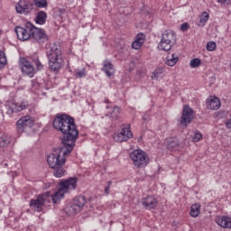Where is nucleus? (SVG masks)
Returning a JSON list of instances; mask_svg holds the SVG:
<instances>
[{"instance_id":"f257e3e1","label":"nucleus","mask_w":231,"mask_h":231,"mask_svg":"<svg viewBox=\"0 0 231 231\" xmlns=\"http://www.w3.org/2000/svg\"><path fill=\"white\" fill-rule=\"evenodd\" d=\"M52 127L63 134L61 143L63 147L54 148L47 156V162L52 170L55 178H62L66 175V156L73 151L77 138H79V130L75 119L68 114H57Z\"/></svg>"},{"instance_id":"f03ea898","label":"nucleus","mask_w":231,"mask_h":231,"mask_svg":"<svg viewBox=\"0 0 231 231\" xmlns=\"http://www.w3.org/2000/svg\"><path fill=\"white\" fill-rule=\"evenodd\" d=\"M14 32L19 41H32L38 44H44L48 42V34L46 31L35 27L32 23L27 22L24 27L16 26Z\"/></svg>"},{"instance_id":"7ed1b4c3","label":"nucleus","mask_w":231,"mask_h":231,"mask_svg":"<svg viewBox=\"0 0 231 231\" xmlns=\"http://www.w3.org/2000/svg\"><path fill=\"white\" fill-rule=\"evenodd\" d=\"M60 188L55 192L54 195H52L50 191L45 192V194H48L50 199V203H57L58 201H60L62 198H64V194H66L69 190H75L77 189V177H70L67 180H60Z\"/></svg>"},{"instance_id":"20e7f679","label":"nucleus","mask_w":231,"mask_h":231,"mask_svg":"<svg viewBox=\"0 0 231 231\" xmlns=\"http://www.w3.org/2000/svg\"><path fill=\"white\" fill-rule=\"evenodd\" d=\"M49 68L51 71H59L62 68V51L57 45H52L46 52Z\"/></svg>"},{"instance_id":"39448f33","label":"nucleus","mask_w":231,"mask_h":231,"mask_svg":"<svg viewBox=\"0 0 231 231\" xmlns=\"http://www.w3.org/2000/svg\"><path fill=\"white\" fill-rule=\"evenodd\" d=\"M129 158L133 162V165L137 169H143L149 165V156L142 150H134L129 154Z\"/></svg>"},{"instance_id":"423d86ee","label":"nucleus","mask_w":231,"mask_h":231,"mask_svg":"<svg viewBox=\"0 0 231 231\" xmlns=\"http://www.w3.org/2000/svg\"><path fill=\"white\" fill-rule=\"evenodd\" d=\"M176 44V33L172 30H167L162 32L161 42L158 45L159 50L169 51Z\"/></svg>"},{"instance_id":"0eeeda50","label":"nucleus","mask_w":231,"mask_h":231,"mask_svg":"<svg viewBox=\"0 0 231 231\" xmlns=\"http://www.w3.org/2000/svg\"><path fill=\"white\" fill-rule=\"evenodd\" d=\"M86 205V198L82 196L76 197L71 204L67 205L65 212L67 216H75L84 208Z\"/></svg>"},{"instance_id":"6e6552de","label":"nucleus","mask_w":231,"mask_h":231,"mask_svg":"<svg viewBox=\"0 0 231 231\" xmlns=\"http://www.w3.org/2000/svg\"><path fill=\"white\" fill-rule=\"evenodd\" d=\"M50 195L48 193H42L37 196L36 199H32L30 201V207L36 212H42L46 203H50Z\"/></svg>"},{"instance_id":"1a4fd4ad","label":"nucleus","mask_w":231,"mask_h":231,"mask_svg":"<svg viewBox=\"0 0 231 231\" xmlns=\"http://www.w3.org/2000/svg\"><path fill=\"white\" fill-rule=\"evenodd\" d=\"M34 125V120L33 117L30 116H25L21 117L17 122H16V133L18 136H21L23 133H26L33 127Z\"/></svg>"},{"instance_id":"9d476101","label":"nucleus","mask_w":231,"mask_h":231,"mask_svg":"<svg viewBox=\"0 0 231 231\" xmlns=\"http://www.w3.org/2000/svg\"><path fill=\"white\" fill-rule=\"evenodd\" d=\"M20 69H22L23 75H27L30 79H33L35 76V68L26 58L20 59Z\"/></svg>"},{"instance_id":"9b49d317","label":"nucleus","mask_w":231,"mask_h":231,"mask_svg":"<svg viewBox=\"0 0 231 231\" xmlns=\"http://www.w3.org/2000/svg\"><path fill=\"white\" fill-rule=\"evenodd\" d=\"M194 119V110L189 106H184L182 116L180 117V125H189Z\"/></svg>"},{"instance_id":"f8f14e48","label":"nucleus","mask_w":231,"mask_h":231,"mask_svg":"<svg viewBox=\"0 0 231 231\" xmlns=\"http://www.w3.org/2000/svg\"><path fill=\"white\" fill-rule=\"evenodd\" d=\"M133 138V133L131 132V126L128 125L126 127H123L121 132L114 136V140L122 143V142H127Z\"/></svg>"},{"instance_id":"ddd939ff","label":"nucleus","mask_w":231,"mask_h":231,"mask_svg":"<svg viewBox=\"0 0 231 231\" xmlns=\"http://www.w3.org/2000/svg\"><path fill=\"white\" fill-rule=\"evenodd\" d=\"M17 14L28 15L33 10V4L26 0H21L15 6Z\"/></svg>"},{"instance_id":"4468645a","label":"nucleus","mask_w":231,"mask_h":231,"mask_svg":"<svg viewBox=\"0 0 231 231\" xmlns=\"http://www.w3.org/2000/svg\"><path fill=\"white\" fill-rule=\"evenodd\" d=\"M141 203L146 210H154L158 207V200L153 196H147L142 199Z\"/></svg>"},{"instance_id":"2eb2a0df","label":"nucleus","mask_w":231,"mask_h":231,"mask_svg":"<svg viewBox=\"0 0 231 231\" xmlns=\"http://www.w3.org/2000/svg\"><path fill=\"white\" fill-rule=\"evenodd\" d=\"M23 109H26V105H23V103L21 104H17V103H9L7 105V115H9V116H12V115L14 113H21V111H23Z\"/></svg>"},{"instance_id":"dca6fc26","label":"nucleus","mask_w":231,"mask_h":231,"mask_svg":"<svg viewBox=\"0 0 231 231\" xmlns=\"http://www.w3.org/2000/svg\"><path fill=\"white\" fill-rule=\"evenodd\" d=\"M101 69L106 73V77H111L115 74V65L107 60L103 61V68Z\"/></svg>"},{"instance_id":"f3484780","label":"nucleus","mask_w":231,"mask_h":231,"mask_svg":"<svg viewBox=\"0 0 231 231\" xmlns=\"http://www.w3.org/2000/svg\"><path fill=\"white\" fill-rule=\"evenodd\" d=\"M216 223H217L219 226H222V228H231L230 217L223 216L221 217H217L216 218Z\"/></svg>"},{"instance_id":"a211bd4d","label":"nucleus","mask_w":231,"mask_h":231,"mask_svg":"<svg viewBox=\"0 0 231 231\" xmlns=\"http://www.w3.org/2000/svg\"><path fill=\"white\" fill-rule=\"evenodd\" d=\"M143 42H145V34L139 33L136 35L135 41L132 43V48L134 50H140Z\"/></svg>"},{"instance_id":"6ab92c4d","label":"nucleus","mask_w":231,"mask_h":231,"mask_svg":"<svg viewBox=\"0 0 231 231\" xmlns=\"http://www.w3.org/2000/svg\"><path fill=\"white\" fill-rule=\"evenodd\" d=\"M208 109H211L212 111H216L221 107V101L217 97H212L209 101L207 102Z\"/></svg>"},{"instance_id":"aec40b11","label":"nucleus","mask_w":231,"mask_h":231,"mask_svg":"<svg viewBox=\"0 0 231 231\" xmlns=\"http://www.w3.org/2000/svg\"><path fill=\"white\" fill-rule=\"evenodd\" d=\"M31 60L32 64L36 67L37 71H42V69H44V65L42 62H41V60H39V55L34 53L31 56Z\"/></svg>"},{"instance_id":"412c9836","label":"nucleus","mask_w":231,"mask_h":231,"mask_svg":"<svg viewBox=\"0 0 231 231\" xmlns=\"http://www.w3.org/2000/svg\"><path fill=\"white\" fill-rule=\"evenodd\" d=\"M12 142V137L5 134H0V147H8Z\"/></svg>"},{"instance_id":"4be33fe9","label":"nucleus","mask_w":231,"mask_h":231,"mask_svg":"<svg viewBox=\"0 0 231 231\" xmlns=\"http://www.w3.org/2000/svg\"><path fill=\"white\" fill-rule=\"evenodd\" d=\"M48 18V14H46V12L40 11L35 18L36 24H44L46 23V19Z\"/></svg>"},{"instance_id":"5701e85b","label":"nucleus","mask_w":231,"mask_h":231,"mask_svg":"<svg viewBox=\"0 0 231 231\" xmlns=\"http://www.w3.org/2000/svg\"><path fill=\"white\" fill-rule=\"evenodd\" d=\"M178 56L175 55L174 53H170L167 58H166V64L167 66H175L176 62H178Z\"/></svg>"},{"instance_id":"b1692460","label":"nucleus","mask_w":231,"mask_h":231,"mask_svg":"<svg viewBox=\"0 0 231 231\" xmlns=\"http://www.w3.org/2000/svg\"><path fill=\"white\" fill-rule=\"evenodd\" d=\"M179 148H180V141H178L177 139H173L168 142L167 143V149H169V151H176Z\"/></svg>"},{"instance_id":"393cba45","label":"nucleus","mask_w":231,"mask_h":231,"mask_svg":"<svg viewBox=\"0 0 231 231\" xmlns=\"http://www.w3.org/2000/svg\"><path fill=\"white\" fill-rule=\"evenodd\" d=\"M208 17H209L208 13L203 12L200 16L198 26H200V27L205 26V24H207V22L208 21Z\"/></svg>"},{"instance_id":"a878e982","label":"nucleus","mask_w":231,"mask_h":231,"mask_svg":"<svg viewBox=\"0 0 231 231\" xmlns=\"http://www.w3.org/2000/svg\"><path fill=\"white\" fill-rule=\"evenodd\" d=\"M199 205L198 204H193L191 206V209L189 212V215L191 216V217H198V216H199Z\"/></svg>"},{"instance_id":"bb28decb","label":"nucleus","mask_w":231,"mask_h":231,"mask_svg":"<svg viewBox=\"0 0 231 231\" xmlns=\"http://www.w3.org/2000/svg\"><path fill=\"white\" fill-rule=\"evenodd\" d=\"M118 115H120V107L116 106L113 108V111L110 112L108 115H106V116H110V118H112V120H116V118H118Z\"/></svg>"},{"instance_id":"cd10ccee","label":"nucleus","mask_w":231,"mask_h":231,"mask_svg":"<svg viewBox=\"0 0 231 231\" xmlns=\"http://www.w3.org/2000/svg\"><path fill=\"white\" fill-rule=\"evenodd\" d=\"M162 73H163V68L162 67H159V68L155 69V70L152 72V79L153 80H158V79H160V76Z\"/></svg>"},{"instance_id":"c85d7f7f","label":"nucleus","mask_w":231,"mask_h":231,"mask_svg":"<svg viewBox=\"0 0 231 231\" xmlns=\"http://www.w3.org/2000/svg\"><path fill=\"white\" fill-rule=\"evenodd\" d=\"M34 5L38 8H46L48 2H46V0H34Z\"/></svg>"},{"instance_id":"c756f323","label":"nucleus","mask_w":231,"mask_h":231,"mask_svg":"<svg viewBox=\"0 0 231 231\" xmlns=\"http://www.w3.org/2000/svg\"><path fill=\"white\" fill-rule=\"evenodd\" d=\"M190 68H199V66H201V60L195 58L192 59L189 62Z\"/></svg>"},{"instance_id":"7c9ffc66","label":"nucleus","mask_w":231,"mask_h":231,"mask_svg":"<svg viewBox=\"0 0 231 231\" xmlns=\"http://www.w3.org/2000/svg\"><path fill=\"white\" fill-rule=\"evenodd\" d=\"M5 64H6V55L0 51V69L5 68Z\"/></svg>"},{"instance_id":"2f4dec72","label":"nucleus","mask_w":231,"mask_h":231,"mask_svg":"<svg viewBox=\"0 0 231 231\" xmlns=\"http://www.w3.org/2000/svg\"><path fill=\"white\" fill-rule=\"evenodd\" d=\"M216 48H217V44H216V42H209L207 43L208 51H216Z\"/></svg>"},{"instance_id":"473e14b6","label":"nucleus","mask_w":231,"mask_h":231,"mask_svg":"<svg viewBox=\"0 0 231 231\" xmlns=\"http://www.w3.org/2000/svg\"><path fill=\"white\" fill-rule=\"evenodd\" d=\"M76 77H79V79H82V78L86 77V69H78L76 71Z\"/></svg>"},{"instance_id":"72a5a7b5","label":"nucleus","mask_w":231,"mask_h":231,"mask_svg":"<svg viewBox=\"0 0 231 231\" xmlns=\"http://www.w3.org/2000/svg\"><path fill=\"white\" fill-rule=\"evenodd\" d=\"M201 138H203V135L201 134V133L197 132L194 134L193 140L194 142H199V140H201Z\"/></svg>"},{"instance_id":"f704fd0d","label":"nucleus","mask_w":231,"mask_h":231,"mask_svg":"<svg viewBox=\"0 0 231 231\" xmlns=\"http://www.w3.org/2000/svg\"><path fill=\"white\" fill-rule=\"evenodd\" d=\"M189 30V23H184L180 25V31L181 32H187Z\"/></svg>"},{"instance_id":"c9c22d12","label":"nucleus","mask_w":231,"mask_h":231,"mask_svg":"<svg viewBox=\"0 0 231 231\" xmlns=\"http://www.w3.org/2000/svg\"><path fill=\"white\" fill-rule=\"evenodd\" d=\"M111 183H112L111 181H108L107 182V186L105 187V194L106 196H109V190H110Z\"/></svg>"},{"instance_id":"e433bc0d","label":"nucleus","mask_w":231,"mask_h":231,"mask_svg":"<svg viewBox=\"0 0 231 231\" xmlns=\"http://www.w3.org/2000/svg\"><path fill=\"white\" fill-rule=\"evenodd\" d=\"M143 122H145V123L149 122V120H151V116H149V114H144V115L143 116Z\"/></svg>"},{"instance_id":"4c0bfd02","label":"nucleus","mask_w":231,"mask_h":231,"mask_svg":"<svg viewBox=\"0 0 231 231\" xmlns=\"http://www.w3.org/2000/svg\"><path fill=\"white\" fill-rule=\"evenodd\" d=\"M230 117L228 118V120L226 122V127L227 129H231V114L229 116Z\"/></svg>"},{"instance_id":"58836bf2","label":"nucleus","mask_w":231,"mask_h":231,"mask_svg":"<svg viewBox=\"0 0 231 231\" xmlns=\"http://www.w3.org/2000/svg\"><path fill=\"white\" fill-rule=\"evenodd\" d=\"M217 3L220 5H228L230 3V0H217Z\"/></svg>"},{"instance_id":"ea45409f","label":"nucleus","mask_w":231,"mask_h":231,"mask_svg":"<svg viewBox=\"0 0 231 231\" xmlns=\"http://www.w3.org/2000/svg\"><path fill=\"white\" fill-rule=\"evenodd\" d=\"M60 14H65V13H66V10H65V9H60Z\"/></svg>"},{"instance_id":"a19ab883","label":"nucleus","mask_w":231,"mask_h":231,"mask_svg":"<svg viewBox=\"0 0 231 231\" xmlns=\"http://www.w3.org/2000/svg\"><path fill=\"white\" fill-rule=\"evenodd\" d=\"M105 104H109V99H105Z\"/></svg>"},{"instance_id":"79ce46f5","label":"nucleus","mask_w":231,"mask_h":231,"mask_svg":"<svg viewBox=\"0 0 231 231\" xmlns=\"http://www.w3.org/2000/svg\"><path fill=\"white\" fill-rule=\"evenodd\" d=\"M46 189H50V186L47 185V186H46Z\"/></svg>"},{"instance_id":"37998d69","label":"nucleus","mask_w":231,"mask_h":231,"mask_svg":"<svg viewBox=\"0 0 231 231\" xmlns=\"http://www.w3.org/2000/svg\"><path fill=\"white\" fill-rule=\"evenodd\" d=\"M46 189H50V186L47 185V186H46Z\"/></svg>"},{"instance_id":"c03bdc74","label":"nucleus","mask_w":231,"mask_h":231,"mask_svg":"<svg viewBox=\"0 0 231 231\" xmlns=\"http://www.w3.org/2000/svg\"><path fill=\"white\" fill-rule=\"evenodd\" d=\"M106 109H109V106H106Z\"/></svg>"},{"instance_id":"a18cd8bd","label":"nucleus","mask_w":231,"mask_h":231,"mask_svg":"<svg viewBox=\"0 0 231 231\" xmlns=\"http://www.w3.org/2000/svg\"><path fill=\"white\" fill-rule=\"evenodd\" d=\"M2 104V102L0 101V105Z\"/></svg>"}]
</instances>
